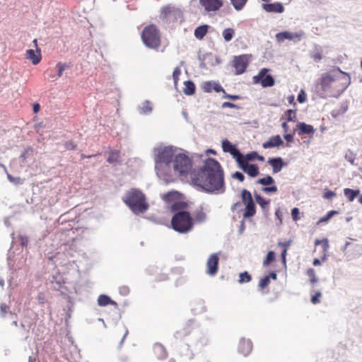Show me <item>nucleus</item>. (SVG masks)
<instances>
[{"label":"nucleus","instance_id":"1","mask_svg":"<svg viewBox=\"0 0 362 362\" xmlns=\"http://www.w3.org/2000/svg\"><path fill=\"white\" fill-rule=\"evenodd\" d=\"M194 185L209 192H225L223 172L220 163L214 158H208L203 168L192 178Z\"/></svg>","mask_w":362,"mask_h":362},{"label":"nucleus","instance_id":"2","mask_svg":"<svg viewBox=\"0 0 362 362\" xmlns=\"http://www.w3.org/2000/svg\"><path fill=\"white\" fill-rule=\"evenodd\" d=\"M349 83V76L344 72L334 75L327 74L322 77L321 81L323 90L329 92L331 95L340 94L348 87Z\"/></svg>","mask_w":362,"mask_h":362},{"label":"nucleus","instance_id":"3","mask_svg":"<svg viewBox=\"0 0 362 362\" xmlns=\"http://www.w3.org/2000/svg\"><path fill=\"white\" fill-rule=\"evenodd\" d=\"M122 201L136 214L144 213L148 209L145 194L136 188L128 190L122 197Z\"/></svg>","mask_w":362,"mask_h":362},{"label":"nucleus","instance_id":"4","mask_svg":"<svg viewBox=\"0 0 362 362\" xmlns=\"http://www.w3.org/2000/svg\"><path fill=\"white\" fill-rule=\"evenodd\" d=\"M171 226L179 233H187L194 228V218L188 211L176 212L171 218Z\"/></svg>","mask_w":362,"mask_h":362},{"label":"nucleus","instance_id":"5","mask_svg":"<svg viewBox=\"0 0 362 362\" xmlns=\"http://www.w3.org/2000/svg\"><path fill=\"white\" fill-rule=\"evenodd\" d=\"M141 37L145 46L150 49H157L160 46V33L155 25L145 26L141 32Z\"/></svg>","mask_w":362,"mask_h":362},{"label":"nucleus","instance_id":"6","mask_svg":"<svg viewBox=\"0 0 362 362\" xmlns=\"http://www.w3.org/2000/svg\"><path fill=\"white\" fill-rule=\"evenodd\" d=\"M156 169L160 170L162 169H169L173 158H175L174 151L172 147H160L154 150Z\"/></svg>","mask_w":362,"mask_h":362},{"label":"nucleus","instance_id":"7","mask_svg":"<svg viewBox=\"0 0 362 362\" xmlns=\"http://www.w3.org/2000/svg\"><path fill=\"white\" fill-rule=\"evenodd\" d=\"M160 18L168 23H182L184 21L181 9L172 5H167L162 8Z\"/></svg>","mask_w":362,"mask_h":362},{"label":"nucleus","instance_id":"8","mask_svg":"<svg viewBox=\"0 0 362 362\" xmlns=\"http://www.w3.org/2000/svg\"><path fill=\"white\" fill-rule=\"evenodd\" d=\"M192 167L191 159L184 153L176 155L173 159V169L180 175H187Z\"/></svg>","mask_w":362,"mask_h":362},{"label":"nucleus","instance_id":"9","mask_svg":"<svg viewBox=\"0 0 362 362\" xmlns=\"http://www.w3.org/2000/svg\"><path fill=\"white\" fill-rule=\"evenodd\" d=\"M251 54H240L235 56L232 60V66L235 70V74L240 75L243 74L251 60Z\"/></svg>","mask_w":362,"mask_h":362},{"label":"nucleus","instance_id":"10","mask_svg":"<svg viewBox=\"0 0 362 362\" xmlns=\"http://www.w3.org/2000/svg\"><path fill=\"white\" fill-rule=\"evenodd\" d=\"M270 70L267 68L262 69L257 75L252 77V81L255 83H260L262 87H271L275 83V80L273 76L267 73Z\"/></svg>","mask_w":362,"mask_h":362},{"label":"nucleus","instance_id":"11","mask_svg":"<svg viewBox=\"0 0 362 362\" xmlns=\"http://www.w3.org/2000/svg\"><path fill=\"white\" fill-rule=\"evenodd\" d=\"M219 256L218 253L211 254L206 262V274L209 276H215L218 269Z\"/></svg>","mask_w":362,"mask_h":362},{"label":"nucleus","instance_id":"12","mask_svg":"<svg viewBox=\"0 0 362 362\" xmlns=\"http://www.w3.org/2000/svg\"><path fill=\"white\" fill-rule=\"evenodd\" d=\"M224 0H199V4L207 13L216 12L223 6Z\"/></svg>","mask_w":362,"mask_h":362},{"label":"nucleus","instance_id":"13","mask_svg":"<svg viewBox=\"0 0 362 362\" xmlns=\"http://www.w3.org/2000/svg\"><path fill=\"white\" fill-rule=\"evenodd\" d=\"M303 35V32L292 33L289 31L280 32L276 35V40L278 42H283L286 40L293 42H298Z\"/></svg>","mask_w":362,"mask_h":362},{"label":"nucleus","instance_id":"14","mask_svg":"<svg viewBox=\"0 0 362 362\" xmlns=\"http://www.w3.org/2000/svg\"><path fill=\"white\" fill-rule=\"evenodd\" d=\"M237 163L238 167L241 168L244 173L252 177H257L259 174V168L256 164H250L249 163L246 161L245 162L240 159L237 162Z\"/></svg>","mask_w":362,"mask_h":362},{"label":"nucleus","instance_id":"15","mask_svg":"<svg viewBox=\"0 0 362 362\" xmlns=\"http://www.w3.org/2000/svg\"><path fill=\"white\" fill-rule=\"evenodd\" d=\"M223 151L226 153H230L233 157L238 162L241 158V153L235 148L228 139L222 141Z\"/></svg>","mask_w":362,"mask_h":362},{"label":"nucleus","instance_id":"16","mask_svg":"<svg viewBox=\"0 0 362 362\" xmlns=\"http://www.w3.org/2000/svg\"><path fill=\"white\" fill-rule=\"evenodd\" d=\"M296 130L298 132L299 135H309L310 138H312L315 133L313 127L305 122H298L296 124Z\"/></svg>","mask_w":362,"mask_h":362},{"label":"nucleus","instance_id":"17","mask_svg":"<svg viewBox=\"0 0 362 362\" xmlns=\"http://www.w3.org/2000/svg\"><path fill=\"white\" fill-rule=\"evenodd\" d=\"M262 8L268 13H281L284 11V7L280 2L263 4Z\"/></svg>","mask_w":362,"mask_h":362},{"label":"nucleus","instance_id":"18","mask_svg":"<svg viewBox=\"0 0 362 362\" xmlns=\"http://www.w3.org/2000/svg\"><path fill=\"white\" fill-rule=\"evenodd\" d=\"M267 163L271 165L274 174L279 173L284 165L283 159L280 157L270 158L268 159Z\"/></svg>","mask_w":362,"mask_h":362},{"label":"nucleus","instance_id":"19","mask_svg":"<svg viewBox=\"0 0 362 362\" xmlns=\"http://www.w3.org/2000/svg\"><path fill=\"white\" fill-rule=\"evenodd\" d=\"M252 349V341L249 339H242L238 344V351L243 356H247Z\"/></svg>","mask_w":362,"mask_h":362},{"label":"nucleus","instance_id":"20","mask_svg":"<svg viewBox=\"0 0 362 362\" xmlns=\"http://www.w3.org/2000/svg\"><path fill=\"white\" fill-rule=\"evenodd\" d=\"M284 144V141L279 135L273 136L269 139L262 144L264 148H271L278 147Z\"/></svg>","mask_w":362,"mask_h":362},{"label":"nucleus","instance_id":"21","mask_svg":"<svg viewBox=\"0 0 362 362\" xmlns=\"http://www.w3.org/2000/svg\"><path fill=\"white\" fill-rule=\"evenodd\" d=\"M25 57L28 59L31 60L34 65L38 64L42 59L40 50L36 52L33 49H28L25 53Z\"/></svg>","mask_w":362,"mask_h":362},{"label":"nucleus","instance_id":"22","mask_svg":"<svg viewBox=\"0 0 362 362\" xmlns=\"http://www.w3.org/2000/svg\"><path fill=\"white\" fill-rule=\"evenodd\" d=\"M98 303L100 306H106L107 305H112L115 308H118V304L112 300L108 296L100 295L98 298Z\"/></svg>","mask_w":362,"mask_h":362},{"label":"nucleus","instance_id":"23","mask_svg":"<svg viewBox=\"0 0 362 362\" xmlns=\"http://www.w3.org/2000/svg\"><path fill=\"white\" fill-rule=\"evenodd\" d=\"M245 205V211L243 213V218H247L252 217L256 214V206L255 202L249 203Z\"/></svg>","mask_w":362,"mask_h":362},{"label":"nucleus","instance_id":"24","mask_svg":"<svg viewBox=\"0 0 362 362\" xmlns=\"http://www.w3.org/2000/svg\"><path fill=\"white\" fill-rule=\"evenodd\" d=\"M209 26L208 25H202L194 30V36L197 39L201 40L206 35Z\"/></svg>","mask_w":362,"mask_h":362},{"label":"nucleus","instance_id":"25","mask_svg":"<svg viewBox=\"0 0 362 362\" xmlns=\"http://www.w3.org/2000/svg\"><path fill=\"white\" fill-rule=\"evenodd\" d=\"M187 207V203L183 201L177 199L175 201L171 206L170 209L172 211H185V209Z\"/></svg>","mask_w":362,"mask_h":362},{"label":"nucleus","instance_id":"26","mask_svg":"<svg viewBox=\"0 0 362 362\" xmlns=\"http://www.w3.org/2000/svg\"><path fill=\"white\" fill-rule=\"evenodd\" d=\"M344 194L345 197L347 198L349 202H353L355 198L359 195L360 190L359 189H351L349 188L344 189Z\"/></svg>","mask_w":362,"mask_h":362},{"label":"nucleus","instance_id":"27","mask_svg":"<svg viewBox=\"0 0 362 362\" xmlns=\"http://www.w3.org/2000/svg\"><path fill=\"white\" fill-rule=\"evenodd\" d=\"M255 198L257 202V203L261 206V208L264 210L267 211L269 210V200L265 199L264 197L260 196L259 194H255Z\"/></svg>","mask_w":362,"mask_h":362},{"label":"nucleus","instance_id":"28","mask_svg":"<svg viewBox=\"0 0 362 362\" xmlns=\"http://www.w3.org/2000/svg\"><path fill=\"white\" fill-rule=\"evenodd\" d=\"M185 87L183 92L187 95H192L195 93V85L191 81H187L184 83Z\"/></svg>","mask_w":362,"mask_h":362},{"label":"nucleus","instance_id":"29","mask_svg":"<svg viewBox=\"0 0 362 362\" xmlns=\"http://www.w3.org/2000/svg\"><path fill=\"white\" fill-rule=\"evenodd\" d=\"M180 194L177 192H169L163 196V199L166 202L173 203L178 199Z\"/></svg>","mask_w":362,"mask_h":362},{"label":"nucleus","instance_id":"30","mask_svg":"<svg viewBox=\"0 0 362 362\" xmlns=\"http://www.w3.org/2000/svg\"><path fill=\"white\" fill-rule=\"evenodd\" d=\"M241 199L244 204L254 202L252 194L245 189H243L241 192Z\"/></svg>","mask_w":362,"mask_h":362},{"label":"nucleus","instance_id":"31","mask_svg":"<svg viewBox=\"0 0 362 362\" xmlns=\"http://www.w3.org/2000/svg\"><path fill=\"white\" fill-rule=\"evenodd\" d=\"M256 182L266 187L275 184V180L271 175H267L264 177L258 179Z\"/></svg>","mask_w":362,"mask_h":362},{"label":"nucleus","instance_id":"32","mask_svg":"<svg viewBox=\"0 0 362 362\" xmlns=\"http://www.w3.org/2000/svg\"><path fill=\"white\" fill-rule=\"evenodd\" d=\"M291 245V241H286V242H279L278 246L282 247L283 250L281 252V259L284 264H286V256L287 254L288 248Z\"/></svg>","mask_w":362,"mask_h":362},{"label":"nucleus","instance_id":"33","mask_svg":"<svg viewBox=\"0 0 362 362\" xmlns=\"http://www.w3.org/2000/svg\"><path fill=\"white\" fill-rule=\"evenodd\" d=\"M194 223H202L206 219V215L202 209L197 210L194 213Z\"/></svg>","mask_w":362,"mask_h":362},{"label":"nucleus","instance_id":"34","mask_svg":"<svg viewBox=\"0 0 362 362\" xmlns=\"http://www.w3.org/2000/svg\"><path fill=\"white\" fill-rule=\"evenodd\" d=\"M235 31L233 28H228L223 30L222 35L226 42L230 41L235 36Z\"/></svg>","mask_w":362,"mask_h":362},{"label":"nucleus","instance_id":"35","mask_svg":"<svg viewBox=\"0 0 362 362\" xmlns=\"http://www.w3.org/2000/svg\"><path fill=\"white\" fill-rule=\"evenodd\" d=\"M119 152L118 151H112L109 153L107 162L109 163H115L119 162Z\"/></svg>","mask_w":362,"mask_h":362},{"label":"nucleus","instance_id":"36","mask_svg":"<svg viewBox=\"0 0 362 362\" xmlns=\"http://www.w3.org/2000/svg\"><path fill=\"white\" fill-rule=\"evenodd\" d=\"M257 157V153L256 151H252V152L247 153L246 155H243L241 153L240 160H242L245 162L246 161V162L249 163L250 161L256 160Z\"/></svg>","mask_w":362,"mask_h":362},{"label":"nucleus","instance_id":"37","mask_svg":"<svg viewBox=\"0 0 362 362\" xmlns=\"http://www.w3.org/2000/svg\"><path fill=\"white\" fill-rule=\"evenodd\" d=\"M234 8L240 11L243 8L247 0H230Z\"/></svg>","mask_w":362,"mask_h":362},{"label":"nucleus","instance_id":"38","mask_svg":"<svg viewBox=\"0 0 362 362\" xmlns=\"http://www.w3.org/2000/svg\"><path fill=\"white\" fill-rule=\"evenodd\" d=\"M251 279L252 277L250 274H249L247 272H244L239 274L238 282L240 284L247 283L250 282Z\"/></svg>","mask_w":362,"mask_h":362},{"label":"nucleus","instance_id":"39","mask_svg":"<svg viewBox=\"0 0 362 362\" xmlns=\"http://www.w3.org/2000/svg\"><path fill=\"white\" fill-rule=\"evenodd\" d=\"M274 259H275V253L273 251H269L267 253L266 258L264 259V260L263 262L264 266L268 267L272 262L274 261Z\"/></svg>","mask_w":362,"mask_h":362},{"label":"nucleus","instance_id":"40","mask_svg":"<svg viewBox=\"0 0 362 362\" xmlns=\"http://www.w3.org/2000/svg\"><path fill=\"white\" fill-rule=\"evenodd\" d=\"M262 190L265 194H270L277 192L278 188L274 184H273L269 186L263 187Z\"/></svg>","mask_w":362,"mask_h":362},{"label":"nucleus","instance_id":"41","mask_svg":"<svg viewBox=\"0 0 362 362\" xmlns=\"http://www.w3.org/2000/svg\"><path fill=\"white\" fill-rule=\"evenodd\" d=\"M338 211L332 210L329 211L325 216L320 218L319 221L317 222V224L323 222H327L334 215L337 214Z\"/></svg>","mask_w":362,"mask_h":362},{"label":"nucleus","instance_id":"42","mask_svg":"<svg viewBox=\"0 0 362 362\" xmlns=\"http://www.w3.org/2000/svg\"><path fill=\"white\" fill-rule=\"evenodd\" d=\"M284 115L288 122H293L296 118V111L293 110H288L285 112Z\"/></svg>","mask_w":362,"mask_h":362},{"label":"nucleus","instance_id":"43","mask_svg":"<svg viewBox=\"0 0 362 362\" xmlns=\"http://www.w3.org/2000/svg\"><path fill=\"white\" fill-rule=\"evenodd\" d=\"M270 282V276H265L264 277L262 278L259 282V287L260 288H264L267 287Z\"/></svg>","mask_w":362,"mask_h":362},{"label":"nucleus","instance_id":"44","mask_svg":"<svg viewBox=\"0 0 362 362\" xmlns=\"http://www.w3.org/2000/svg\"><path fill=\"white\" fill-rule=\"evenodd\" d=\"M307 275L309 276L311 283L314 284L317 282V279L315 275V270L313 269H308L307 271Z\"/></svg>","mask_w":362,"mask_h":362},{"label":"nucleus","instance_id":"45","mask_svg":"<svg viewBox=\"0 0 362 362\" xmlns=\"http://www.w3.org/2000/svg\"><path fill=\"white\" fill-rule=\"evenodd\" d=\"M319 244H322L324 251H327L329 247V243L327 238L319 240L317 239L315 242V245H317Z\"/></svg>","mask_w":362,"mask_h":362},{"label":"nucleus","instance_id":"46","mask_svg":"<svg viewBox=\"0 0 362 362\" xmlns=\"http://www.w3.org/2000/svg\"><path fill=\"white\" fill-rule=\"evenodd\" d=\"M57 68L58 69V73L57 76L61 77L62 76L63 71L68 68V66L66 64L59 62L57 64Z\"/></svg>","mask_w":362,"mask_h":362},{"label":"nucleus","instance_id":"47","mask_svg":"<svg viewBox=\"0 0 362 362\" xmlns=\"http://www.w3.org/2000/svg\"><path fill=\"white\" fill-rule=\"evenodd\" d=\"M213 86H214L213 82L206 81L203 83L202 88H203L204 91H205L206 93H210L213 90Z\"/></svg>","mask_w":362,"mask_h":362},{"label":"nucleus","instance_id":"48","mask_svg":"<svg viewBox=\"0 0 362 362\" xmlns=\"http://www.w3.org/2000/svg\"><path fill=\"white\" fill-rule=\"evenodd\" d=\"M7 177L8 180L15 185H21L23 183V180L19 177H13L10 174H8Z\"/></svg>","mask_w":362,"mask_h":362},{"label":"nucleus","instance_id":"49","mask_svg":"<svg viewBox=\"0 0 362 362\" xmlns=\"http://www.w3.org/2000/svg\"><path fill=\"white\" fill-rule=\"evenodd\" d=\"M322 296V293L320 291H317L315 295L311 297V302L313 304H317L320 302V298Z\"/></svg>","mask_w":362,"mask_h":362},{"label":"nucleus","instance_id":"50","mask_svg":"<svg viewBox=\"0 0 362 362\" xmlns=\"http://www.w3.org/2000/svg\"><path fill=\"white\" fill-rule=\"evenodd\" d=\"M142 112L144 113H148L152 110L151 104L149 101H146L142 107Z\"/></svg>","mask_w":362,"mask_h":362},{"label":"nucleus","instance_id":"51","mask_svg":"<svg viewBox=\"0 0 362 362\" xmlns=\"http://www.w3.org/2000/svg\"><path fill=\"white\" fill-rule=\"evenodd\" d=\"M299 214H300L299 209L296 207L293 208L291 210V216H292L293 221H297L300 218Z\"/></svg>","mask_w":362,"mask_h":362},{"label":"nucleus","instance_id":"52","mask_svg":"<svg viewBox=\"0 0 362 362\" xmlns=\"http://www.w3.org/2000/svg\"><path fill=\"white\" fill-rule=\"evenodd\" d=\"M180 74H181V71L178 67H177L174 69L173 73V77L175 84H177V83L179 80V76L180 75Z\"/></svg>","mask_w":362,"mask_h":362},{"label":"nucleus","instance_id":"53","mask_svg":"<svg viewBox=\"0 0 362 362\" xmlns=\"http://www.w3.org/2000/svg\"><path fill=\"white\" fill-rule=\"evenodd\" d=\"M67 150L73 151L76 148V144L73 141H68L64 144Z\"/></svg>","mask_w":362,"mask_h":362},{"label":"nucleus","instance_id":"54","mask_svg":"<svg viewBox=\"0 0 362 362\" xmlns=\"http://www.w3.org/2000/svg\"><path fill=\"white\" fill-rule=\"evenodd\" d=\"M233 177L238 180L240 182H243L245 180L244 175L240 172H235V173H233Z\"/></svg>","mask_w":362,"mask_h":362},{"label":"nucleus","instance_id":"55","mask_svg":"<svg viewBox=\"0 0 362 362\" xmlns=\"http://www.w3.org/2000/svg\"><path fill=\"white\" fill-rule=\"evenodd\" d=\"M297 100L300 103H303L306 100V95L303 90L298 94Z\"/></svg>","mask_w":362,"mask_h":362},{"label":"nucleus","instance_id":"56","mask_svg":"<svg viewBox=\"0 0 362 362\" xmlns=\"http://www.w3.org/2000/svg\"><path fill=\"white\" fill-rule=\"evenodd\" d=\"M37 300L39 303L44 304L46 301L45 295L43 293H39L37 296Z\"/></svg>","mask_w":362,"mask_h":362},{"label":"nucleus","instance_id":"57","mask_svg":"<svg viewBox=\"0 0 362 362\" xmlns=\"http://www.w3.org/2000/svg\"><path fill=\"white\" fill-rule=\"evenodd\" d=\"M335 195H336V194H335L334 192H332L331 190H327L324 194V198L327 199H330L333 197H334Z\"/></svg>","mask_w":362,"mask_h":362},{"label":"nucleus","instance_id":"58","mask_svg":"<svg viewBox=\"0 0 362 362\" xmlns=\"http://www.w3.org/2000/svg\"><path fill=\"white\" fill-rule=\"evenodd\" d=\"M213 90H215L216 93H219L221 91H223V89L221 87V86L220 84H218V83H214Z\"/></svg>","mask_w":362,"mask_h":362},{"label":"nucleus","instance_id":"59","mask_svg":"<svg viewBox=\"0 0 362 362\" xmlns=\"http://www.w3.org/2000/svg\"><path fill=\"white\" fill-rule=\"evenodd\" d=\"M284 138L288 141V142H292L293 141V134H286L284 135Z\"/></svg>","mask_w":362,"mask_h":362},{"label":"nucleus","instance_id":"60","mask_svg":"<svg viewBox=\"0 0 362 362\" xmlns=\"http://www.w3.org/2000/svg\"><path fill=\"white\" fill-rule=\"evenodd\" d=\"M44 127H45V124H44V123H43L42 122H39V123H37V124H35L34 125V129H35L37 132H38L40 129H42V128H44Z\"/></svg>","mask_w":362,"mask_h":362},{"label":"nucleus","instance_id":"61","mask_svg":"<svg viewBox=\"0 0 362 362\" xmlns=\"http://www.w3.org/2000/svg\"><path fill=\"white\" fill-rule=\"evenodd\" d=\"M7 309H8V307H7L6 305L2 304V305H1V315H2L3 316H5V315H6V313H7Z\"/></svg>","mask_w":362,"mask_h":362},{"label":"nucleus","instance_id":"62","mask_svg":"<svg viewBox=\"0 0 362 362\" xmlns=\"http://www.w3.org/2000/svg\"><path fill=\"white\" fill-rule=\"evenodd\" d=\"M40 105L38 103H35L33 105V112L35 113H37L40 111Z\"/></svg>","mask_w":362,"mask_h":362},{"label":"nucleus","instance_id":"63","mask_svg":"<svg viewBox=\"0 0 362 362\" xmlns=\"http://www.w3.org/2000/svg\"><path fill=\"white\" fill-rule=\"evenodd\" d=\"M313 58L315 61H320L322 59V56L320 53H315L313 55Z\"/></svg>","mask_w":362,"mask_h":362},{"label":"nucleus","instance_id":"64","mask_svg":"<svg viewBox=\"0 0 362 362\" xmlns=\"http://www.w3.org/2000/svg\"><path fill=\"white\" fill-rule=\"evenodd\" d=\"M275 215L278 218V219L279 220L280 223H281L282 222L281 213L279 209H277L276 211Z\"/></svg>","mask_w":362,"mask_h":362}]
</instances>
